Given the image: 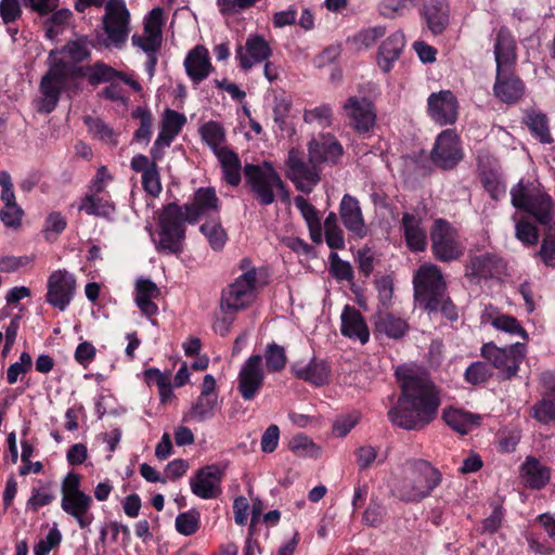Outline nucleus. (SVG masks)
<instances>
[{"mask_svg": "<svg viewBox=\"0 0 555 555\" xmlns=\"http://www.w3.org/2000/svg\"><path fill=\"white\" fill-rule=\"evenodd\" d=\"M186 122V117L173 109L167 108L163 115L159 133L151 149V157L160 160L165 150L170 146Z\"/></svg>", "mask_w": 555, "mask_h": 555, "instance_id": "dca6fc26", "label": "nucleus"}, {"mask_svg": "<svg viewBox=\"0 0 555 555\" xmlns=\"http://www.w3.org/2000/svg\"><path fill=\"white\" fill-rule=\"evenodd\" d=\"M512 205L532 215L541 224L553 218V201L538 180H519L511 189Z\"/></svg>", "mask_w": 555, "mask_h": 555, "instance_id": "20e7f679", "label": "nucleus"}, {"mask_svg": "<svg viewBox=\"0 0 555 555\" xmlns=\"http://www.w3.org/2000/svg\"><path fill=\"white\" fill-rule=\"evenodd\" d=\"M222 470L217 465H207L196 470L190 479L192 493L203 500L217 498L221 493Z\"/></svg>", "mask_w": 555, "mask_h": 555, "instance_id": "6ab92c4d", "label": "nucleus"}, {"mask_svg": "<svg viewBox=\"0 0 555 555\" xmlns=\"http://www.w3.org/2000/svg\"><path fill=\"white\" fill-rule=\"evenodd\" d=\"M180 205L168 204L159 218V241L156 246L158 251L178 254L182 251L185 237L184 222H188L181 212Z\"/></svg>", "mask_w": 555, "mask_h": 555, "instance_id": "423d86ee", "label": "nucleus"}, {"mask_svg": "<svg viewBox=\"0 0 555 555\" xmlns=\"http://www.w3.org/2000/svg\"><path fill=\"white\" fill-rule=\"evenodd\" d=\"M33 366V359L28 352H22L20 361L12 363L7 371V380L10 385L17 382L20 376L25 375Z\"/></svg>", "mask_w": 555, "mask_h": 555, "instance_id": "052dcab7", "label": "nucleus"}, {"mask_svg": "<svg viewBox=\"0 0 555 555\" xmlns=\"http://www.w3.org/2000/svg\"><path fill=\"white\" fill-rule=\"evenodd\" d=\"M491 325L498 330L511 335H519L524 340H528V334L518 320L512 315L500 314L492 319Z\"/></svg>", "mask_w": 555, "mask_h": 555, "instance_id": "de8ad7c7", "label": "nucleus"}, {"mask_svg": "<svg viewBox=\"0 0 555 555\" xmlns=\"http://www.w3.org/2000/svg\"><path fill=\"white\" fill-rule=\"evenodd\" d=\"M72 13L69 10L63 9L54 12L46 22V36L53 39L57 36L63 25L69 20Z\"/></svg>", "mask_w": 555, "mask_h": 555, "instance_id": "e2e57ef3", "label": "nucleus"}, {"mask_svg": "<svg viewBox=\"0 0 555 555\" xmlns=\"http://www.w3.org/2000/svg\"><path fill=\"white\" fill-rule=\"evenodd\" d=\"M264 367L261 354L250 356L242 365L237 376V390L245 401L260 392L264 384Z\"/></svg>", "mask_w": 555, "mask_h": 555, "instance_id": "f8f14e48", "label": "nucleus"}, {"mask_svg": "<svg viewBox=\"0 0 555 555\" xmlns=\"http://www.w3.org/2000/svg\"><path fill=\"white\" fill-rule=\"evenodd\" d=\"M340 333L343 336L365 345L370 340V330L365 318L356 307L346 305L340 314Z\"/></svg>", "mask_w": 555, "mask_h": 555, "instance_id": "5701e85b", "label": "nucleus"}, {"mask_svg": "<svg viewBox=\"0 0 555 555\" xmlns=\"http://www.w3.org/2000/svg\"><path fill=\"white\" fill-rule=\"evenodd\" d=\"M401 388L398 403L389 412L391 423L398 427L416 430L437 416L440 405L438 390L425 372L409 366L396 370Z\"/></svg>", "mask_w": 555, "mask_h": 555, "instance_id": "f257e3e1", "label": "nucleus"}, {"mask_svg": "<svg viewBox=\"0 0 555 555\" xmlns=\"http://www.w3.org/2000/svg\"><path fill=\"white\" fill-rule=\"evenodd\" d=\"M218 403V397L198 396L190 411L184 415V421L205 422L214 416Z\"/></svg>", "mask_w": 555, "mask_h": 555, "instance_id": "58836bf2", "label": "nucleus"}, {"mask_svg": "<svg viewBox=\"0 0 555 555\" xmlns=\"http://www.w3.org/2000/svg\"><path fill=\"white\" fill-rule=\"evenodd\" d=\"M221 165L223 179L232 186L241 182L242 165L238 155L230 149H225L215 154Z\"/></svg>", "mask_w": 555, "mask_h": 555, "instance_id": "c9c22d12", "label": "nucleus"}, {"mask_svg": "<svg viewBox=\"0 0 555 555\" xmlns=\"http://www.w3.org/2000/svg\"><path fill=\"white\" fill-rule=\"evenodd\" d=\"M181 212L189 223H195L199 217L219 210V198L212 188H199L194 194L192 204L180 206Z\"/></svg>", "mask_w": 555, "mask_h": 555, "instance_id": "4be33fe9", "label": "nucleus"}, {"mask_svg": "<svg viewBox=\"0 0 555 555\" xmlns=\"http://www.w3.org/2000/svg\"><path fill=\"white\" fill-rule=\"evenodd\" d=\"M85 124L88 127L89 132L92 133L99 140L116 144L114 130L102 119L98 117L87 116L85 118Z\"/></svg>", "mask_w": 555, "mask_h": 555, "instance_id": "8fccbe9b", "label": "nucleus"}, {"mask_svg": "<svg viewBox=\"0 0 555 555\" xmlns=\"http://www.w3.org/2000/svg\"><path fill=\"white\" fill-rule=\"evenodd\" d=\"M424 310L427 311L430 317L440 312L448 321L451 322H454L459 319V310L452 302L448 293H446L441 298L439 297L436 299L433 309L424 308Z\"/></svg>", "mask_w": 555, "mask_h": 555, "instance_id": "864d4df0", "label": "nucleus"}, {"mask_svg": "<svg viewBox=\"0 0 555 555\" xmlns=\"http://www.w3.org/2000/svg\"><path fill=\"white\" fill-rule=\"evenodd\" d=\"M118 75V70L103 62H96L89 68L87 74L88 80L91 85L95 86L101 82H108L114 80Z\"/></svg>", "mask_w": 555, "mask_h": 555, "instance_id": "5fc2aeb1", "label": "nucleus"}, {"mask_svg": "<svg viewBox=\"0 0 555 555\" xmlns=\"http://www.w3.org/2000/svg\"><path fill=\"white\" fill-rule=\"evenodd\" d=\"M132 43L133 46H137L140 49H142L147 54H153L160 47L162 36L153 33H145L144 36L133 35Z\"/></svg>", "mask_w": 555, "mask_h": 555, "instance_id": "338daca9", "label": "nucleus"}, {"mask_svg": "<svg viewBox=\"0 0 555 555\" xmlns=\"http://www.w3.org/2000/svg\"><path fill=\"white\" fill-rule=\"evenodd\" d=\"M199 133L204 142L212 150L214 154L225 150L223 146L225 132L223 127L217 121H208L199 128Z\"/></svg>", "mask_w": 555, "mask_h": 555, "instance_id": "ea45409f", "label": "nucleus"}, {"mask_svg": "<svg viewBox=\"0 0 555 555\" xmlns=\"http://www.w3.org/2000/svg\"><path fill=\"white\" fill-rule=\"evenodd\" d=\"M91 506L92 498L85 492L63 495L61 500L62 509L77 521L80 529L89 528L94 520Z\"/></svg>", "mask_w": 555, "mask_h": 555, "instance_id": "bb28decb", "label": "nucleus"}, {"mask_svg": "<svg viewBox=\"0 0 555 555\" xmlns=\"http://www.w3.org/2000/svg\"><path fill=\"white\" fill-rule=\"evenodd\" d=\"M408 322L387 311H378L374 317V334L391 339H400L409 332Z\"/></svg>", "mask_w": 555, "mask_h": 555, "instance_id": "7c9ffc66", "label": "nucleus"}, {"mask_svg": "<svg viewBox=\"0 0 555 555\" xmlns=\"http://www.w3.org/2000/svg\"><path fill=\"white\" fill-rule=\"evenodd\" d=\"M201 232L207 237L210 246L219 250L227 241V234L220 223L207 222L201 225Z\"/></svg>", "mask_w": 555, "mask_h": 555, "instance_id": "13d9d810", "label": "nucleus"}, {"mask_svg": "<svg viewBox=\"0 0 555 555\" xmlns=\"http://www.w3.org/2000/svg\"><path fill=\"white\" fill-rule=\"evenodd\" d=\"M100 193H88L79 205V210L89 216L112 219L115 214V205L108 198L99 196Z\"/></svg>", "mask_w": 555, "mask_h": 555, "instance_id": "f704fd0d", "label": "nucleus"}, {"mask_svg": "<svg viewBox=\"0 0 555 555\" xmlns=\"http://www.w3.org/2000/svg\"><path fill=\"white\" fill-rule=\"evenodd\" d=\"M431 251L436 259L450 262L463 255L456 230L446 220L437 219L430 229Z\"/></svg>", "mask_w": 555, "mask_h": 555, "instance_id": "9b49d317", "label": "nucleus"}, {"mask_svg": "<svg viewBox=\"0 0 555 555\" xmlns=\"http://www.w3.org/2000/svg\"><path fill=\"white\" fill-rule=\"evenodd\" d=\"M343 107L351 127L358 133H367L375 126L376 113L374 105L366 98L350 96Z\"/></svg>", "mask_w": 555, "mask_h": 555, "instance_id": "f3484780", "label": "nucleus"}, {"mask_svg": "<svg viewBox=\"0 0 555 555\" xmlns=\"http://www.w3.org/2000/svg\"><path fill=\"white\" fill-rule=\"evenodd\" d=\"M47 288V302L64 311L74 298L76 279L66 270H56L49 276Z\"/></svg>", "mask_w": 555, "mask_h": 555, "instance_id": "4468645a", "label": "nucleus"}, {"mask_svg": "<svg viewBox=\"0 0 555 555\" xmlns=\"http://www.w3.org/2000/svg\"><path fill=\"white\" fill-rule=\"evenodd\" d=\"M545 266L555 267V223H548L547 231L538 253Z\"/></svg>", "mask_w": 555, "mask_h": 555, "instance_id": "3c124183", "label": "nucleus"}, {"mask_svg": "<svg viewBox=\"0 0 555 555\" xmlns=\"http://www.w3.org/2000/svg\"><path fill=\"white\" fill-rule=\"evenodd\" d=\"M160 296V289L150 279H138L135 282V304L141 312L147 317L156 314L158 311L154 299Z\"/></svg>", "mask_w": 555, "mask_h": 555, "instance_id": "2f4dec72", "label": "nucleus"}, {"mask_svg": "<svg viewBox=\"0 0 555 555\" xmlns=\"http://www.w3.org/2000/svg\"><path fill=\"white\" fill-rule=\"evenodd\" d=\"M176 529L183 535H191L199 528V515L197 512L181 513L176 518Z\"/></svg>", "mask_w": 555, "mask_h": 555, "instance_id": "bf43d9fd", "label": "nucleus"}, {"mask_svg": "<svg viewBox=\"0 0 555 555\" xmlns=\"http://www.w3.org/2000/svg\"><path fill=\"white\" fill-rule=\"evenodd\" d=\"M67 227V220L59 211L48 215L43 225V233L47 240H55Z\"/></svg>", "mask_w": 555, "mask_h": 555, "instance_id": "6e6d98bb", "label": "nucleus"}, {"mask_svg": "<svg viewBox=\"0 0 555 555\" xmlns=\"http://www.w3.org/2000/svg\"><path fill=\"white\" fill-rule=\"evenodd\" d=\"M291 372L298 379L308 382L314 386H323L330 382L331 366L315 357L308 362L296 361L291 365Z\"/></svg>", "mask_w": 555, "mask_h": 555, "instance_id": "393cba45", "label": "nucleus"}, {"mask_svg": "<svg viewBox=\"0 0 555 555\" xmlns=\"http://www.w3.org/2000/svg\"><path fill=\"white\" fill-rule=\"evenodd\" d=\"M132 117L140 120L139 128L133 134V140L147 145L152 137L153 114L150 109L139 106L132 112Z\"/></svg>", "mask_w": 555, "mask_h": 555, "instance_id": "79ce46f5", "label": "nucleus"}, {"mask_svg": "<svg viewBox=\"0 0 555 555\" xmlns=\"http://www.w3.org/2000/svg\"><path fill=\"white\" fill-rule=\"evenodd\" d=\"M23 215L24 211L17 203L4 205L0 210V220L5 227L17 229L21 225Z\"/></svg>", "mask_w": 555, "mask_h": 555, "instance_id": "69168bd1", "label": "nucleus"}, {"mask_svg": "<svg viewBox=\"0 0 555 555\" xmlns=\"http://www.w3.org/2000/svg\"><path fill=\"white\" fill-rule=\"evenodd\" d=\"M104 46L121 49L130 34V13L124 0H108L105 4V14L102 18Z\"/></svg>", "mask_w": 555, "mask_h": 555, "instance_id": "0eeeda50", "label": "nucleus"}, {"mask_svg": "<svg viewBox=\"0 0 555 555\" xmlns=\"http://www.w3.org/2000/svg\"><path fill=\"white\" fill-rule=\"evenodd\" d=\"M552 468L533 455L526 457L519 467V476L526 488L541 490L551 481Z\"/></svg>", "mask_w": 555, "mask_h": 555, "instance_id": "cd10ccee", "label": "nucleus"}, {"mask_svg": "<svg viewBox=\"0 0 555 555\" xmlns=\"http://www.w3.org/2000/svg\"><path fill=\"white\" fill-rule=\"evenodd\" d=\"M308 153L311 162H317L319 167L322 164L336 165L344 154L341 144L332 134H322L308 143Z\"/></svg>", "mask_w": 555, "mask_h": 555, "instance_id": "412c9836", "label": "nucleus"}, {"mask_svg": "<svg viewBox=\"0 0 555 555\" xmlns=\"http://www.w3.org/2000/svg\"><path fill=\"white\" fill-rule=\"evenodd\" d=\"M246 184L261 206H269L276 199L289 203L291 194L280 173L269 162L246 164L243 168Z\"/></svg>", "mask_w": 555, "mask_h": 555, "instance_id": "7ed1b4c3", "label": "nucleus"}, {"mask_svg": "<svg viewBox=\"0 0 555 555\" xmlns=\"http://www.w3.org/2000/svg\"><path fill=\"white\" fill-rule=\"evenodd\" d=\"M481 183L485 190L495 201H499L506 194L505 183L501 180L500 176L493 170L483 171L481 173Z\"/></svg>", "mask_w": 555, "mask_h": 555, "instance_id": "09e8293b", "label": "nucleus"}, {"mask_svg": "<svg viewBox=\"0 0 555 555\" xmlns=\"http://www.w3.org/2000/svg\"><path fill=\"white\" fill-rule=\"evenodd\" d=\"M333 118V111L330 105H320L311 109H306L304 113V120L307 124H315L321 128L331 126Z\"/></svg>", "mask_w": 555, "mask_h": 555, "instance_id": "603ef678", "label": "nucleus"}, {"mask_svg": "<svg viewBox=\"0 0 555 555\" xmlns=\"http://www.w3.org/2000/svg\"><path fill=\"white\" fill-rule=\"evenodd\" d=\"M442 475L428 461L410 459L401 468V475L396 480L392 493L403 502H420L429 496L441 483Z\"/></svg>", "mask_w": 555, "mask_h": 555, "instance_id": "f03ea898", "label": "nucleus"}, {"mask_svg": "<svg viewBox=\"0 0 555 555\" xmlns=\"http://www.w3.org/2000/svg\"><path fill=\"white\" fill-rule=\"evenodd\" d=\"M339 216L345 228L356 237L363 238L367 229L364 222L359 201L350 195L345 194L339 204Z\"/></svg>", "mask_w": 555, "mask_h": 555, "instance_id": "a878e982", "label": "nucleus"}, {"mask_svg": "<svg viewBox=\"0 0 555 555\" xmlns=\"http://www.w3.org/2000/svg\"><path fill=\"white\" fill-rule=\"evenodd\" d=\"M286 175L294 183L297 190L304 193H310L314 185L321 180V169L317 162H311V157L306 160L305 153L297 149L288 152L286 162Z\"/></svg>", "mask_w": 555, "mask_h": 555, "instance_id": "9d476101", "label": "nucleus"}, {"mask_svg": "<svg viewBox=\"0 0 555 555\" xmlns=\"http://www.w3.org/2000/svg\"><path fill=\"white\" fill-rule=\"evenodd\" d=\"M446 423L462 435L468 434L478 424L479 416L461 410L444 411Z\"/></svg>", "mask_w": 555, "mask_h": 555, "instance_id": "e433bc0d", "label": "nucleus"}, {"mask_svg": "<svg viewBox=\"0 0 555 555\" xmlns=\"http://www.w3.org/2000/svg\"><path fill=\"white\" fill-rule=\"evenodd\" d=\"M430 118L440 126L453 125L459 115V103L450 90L431 93L427 99Z\"/></svg>", "mask_w": 555, "mask_h": 555, "instance_id": "a211bd4d", "label": "nucleus"}, {"mask_svg": "<svg viewBox=\"0 0 555 555\" xmlns=\"http://www.w3.org/2000/svg\"><path fill=\"white\" fill-rule=\"evenodd\" d=\"M271 55V48L267 40L259 35H250L245 46H240L236 50V59L240 66L247 70L254 65L268 60Z\"/></svg>", "mask_w": 555, "mask_h": 555, "instance_id": "b1692460", "label": "nucleus"}, {"mask_svg": "<svg viewBox=\"0 0 555 555\" xmlns=\"http://www.w3.org/2000/svg\"><path fill=\"white\" fill-rule=\"evenodd\" d=\"M414 298L420 308H434L436 299L447 293L442 273L435 264L422 266L414 275Z\"/></svg>", "mask_w": 555, "mask_h": 555, "instance_id": "6e6552de", "label": "nucleus"}, {"mask_svg": "<svg viewBox=\"0 0 555 555\" xmlns=\"http://www.w3.org/2000/svg\"><path fill=\"white\" fill-rule=\"evenodd\" d=\"M524 122L531 133L539 138L542 143L551 142L547 117L545 114L534 109L527 111Z\"/></svg>", "mask_w": 555, "mask_h": 555, "instance_id": "a19ab883", "label": "nucleus"}, {"mask_svg": "<svg viewBox=\"0 0 555 555\" xmlns=\"http://www.w3.org/2000/svg\"><path fill=\"white\" fill-rule=\"evenodd\" d=\"M496 69L513 68L517 61L515 38L506 27H501L494 38Z\"/></svg>", "mask_w": 555, "mask_h": 555, "instance_id": "c85d7f7f", "label": "nucleus"}, {"mask_svg": "<svg viewBox=\"0 0 555 555\" xmlns=\"http://www.w3.org/2000/svg\"><path fill=\"white\" fill-rule=\"evenodd\" d=\"M404 46L405 38L403 33L400 30L392 33L382 42L378 48L376 61L378 67L384 73H388L392 69Z\"/></svg>", "mask_w": 555, "mask_h": 555, "instance_id": "c756f323", "label": "nucleus"}, {"mask_svg": "<svg viewBox=\"0 0 555 555\" xmlns=\"http://www.w3.org/2000/svg\"><path fill=\"white\" fill-rule=\"evenodd\" d=\"M386 34V28L384 26H375V27H369L366 29H362L359 31L354 38L353 41L356 44H358L360 48H371L375 42L382 38Z\"/></svg>", "mask_w": 555, "mask_h": 555, "instance_id": "0e129e2a", "label": "nucleus"}, {"mask_svg": "<svg viewBox=\"0 0 555 555\" xmlns=\"http://www.w3.org/2000/svg\"><path fill=\"white\" fill-rule=\"evenodd\" d=\"M240 268L245 271L221 292L220 310L240 312L257 298V270L249 268V260L246 258L241 261Z\"/></svg>", "mask_w": 555, "mask_h": 555, "instance_id": "39448f33", "label": "nucleus"}, {"mask_svg": "<svg viewBox=\"0 0 555 555\" xmlns=\"http://www.w3.org/2000/svg\"><path fill=\"white\" fill-rule=\"evenodd\" d=\"M500 263L501 260L493 255H480L472 261L473 274L481 279H487L496 272Z\"/></svg>", "mask_w": 555, "mask_h": 555, "instance_id": "a18cd8bd", "label": "nucleus"}, {"mask_svg": "<svg viewBox=\"0 0 555 555\" xmlns=\"http://www.w3.org/2000/svg\"><path fill=\"white\" fill-rule=\"evenodd\" d=\"M515 235L525 245H535L539 240L537 228L526 219L516 222Z\"/></svg>", "mask_w": 555, "mask_h": 555, "instance_id": "680f3d73", "label": "nucleus"}, {"mask_svg": "<svg viewBox=\"0 0 555 555\" xmlns=\"http://www.w3.org/2000/svg\"><path fill=\"white\" fill-rule=\"evenodd\" d=\"M184 66L188 76L194 82H201L208 77L211 69L208 51L204 47L197 46L186 55Z\"/></svg>", "mask_w": 555, "mask_h": 555, "instance_id": "473e14b6", "label": "nucleus"}, {"mask_svg": "<svg viewBox=\"0 0 555 555\" xmlns=\"http://www.w3.org/2000/svg\"><path fill=\"white\" fill-rule=\"evenodd\" d=\"M533 418L542 424L555 423V397L542 396L530 409Z\"/></svg>", "mask_w": 555, "mask_h": 555, "instance_id": "c03bdc74", "label": "nucleus"}, {"mask_svg": "<svg viewBox=\"0 0 555 555\" xmlns=\"http://www.w3.org/2000/svg\"><path fill=\"white\" fill-rule=\"evenodd\" d=\"M56 495L53 490V482L38 481V486L31 489V495L29 496L26 508L33 512H37L39 508L50 505Z\"/></svg>", "mask_w": 555, "mask_h": 555, "instance_id": "4c0bfd02", "label": "nucleus"}, {"mask_svg": "<svg viewBox=\"0 0 555 555\" xmlns=\"http://www.w3.org/2000/svg\"><path fill=\"white\" fill-rule=\"evenodd\" d=\"M263 358L266 360V370L270 373L281 372L287 363L285 348L275 343H270L266 346Z\"/></svg>", "mask_w": 555, "mask_h": 555, "instance_id": "37998d69", "label": "nucleus"}, {"mask_svg": "<svg viewBox=\"0 0 555 555\" xmlns=\"http://www.w3.org/2000/svg\"><path fill=\"white\" fill-rule=\"evenodd\" d=\"M142 186L153 197H157L162 193L163 188L157 166H153L152 170L144 172L142 176Z\"/></svg>", "mask_w": 555, "mask_h": 555, "instance_id": "774afa93", "label": "nucleus"}, {"mask_svg": "<svg viewBox=\"0 0 555 555\" xmlns=\"http://www.w3.org/2000/svg\"><path fill=\"white\" fill-rule=\"evenodd\" d=\"M68 67L59 61L54 63L48 73L42 77L40 82V91L42 93V101L40 111L51 113L60 99L61 90L67 82Z\"/></svg>", "mask_w": 555, "mask_h": 555, "instance_id": "ddd939ff", "label": "nucleus"}, {"mask_svg": "<svg viewBox=\"0 0 555 555\" xmlns=\"http://www.w3.org/2000/svg\"><path fill=\"white\" fill-rule=\"evenodd\" d=\"M492 375V371L486 362L477 361L472 363L465 371V380L470 385L486 383Z\"/></svg>", "mask_w": 555, "mask_h": 555, "instance_id": "4d7b16f0", "label": "nucleus"}, {"mask_svg": "<svg viewBox=\"0 0 555 555\" xmlns=\"http://www.w3.org/2000/svg\"><path fill=\"white\" fill-rule=\"evenodd\" d=\"M402 228L408 247L412 251H423L427 246V236L421 227V220L409 212L402 216Z\"/></svg>", "mask_w": 555, "mask_h": 555, "instance_id": "72a5a7b5", "label": "nucleus"}, {"mask_svg": "<svg viewBox=\"0 0 555 555\" xmlns=\"http://www.w3.org/2000/svg\"><path fill=\"white\" fill-rule=\"evenodd\" d=\"M417 0H380L378 12L387 18H396L415 7Z\"/></svg>", "mask_w": 555, "mask_h": 555, "instance_id": "49530a36", "label": "nucleus"}, {"mask_svg": "<svg viewBox=\"0 0 555 555\" xmlns=\"http://www.w3.org/2000/svg\"><path fill=\"white\" fill-rule=\"evenodd\" d=\"M493 94L502 103L516 104L525 93V83L514 73L513 68L495 70Z\"/></svg>", "mask_w": 555, "mask_h": 555, "instance_id": "aec40b11", "label": "nucleus"}, {"mask_svg": "<svg viewBox=\"0 0 555 555\" xmlns=\"http://www.w3.org/2000/svg\"><path fill=\"white\" fill-rule=\"evenodd\" d=\"M481 356L492 363L503 379H512L519 371V366L526 358V345L516 343L506 348H500L493 343L483 344Z\"/></svg>", "mask_w": 555, "mask_h": 555, "instance_id": "1a4fd4ad", "label": "nucleus"}, {"mask_svg": "<svg viewBox=\"0 0 555 555\" xmlns=\"http://www.w3.org/2000/svg\"><path fill=\"white\" fill-rule=\"evenodd\" d=\"M462 158L463 152L456 133L451 129L442 131L431 152L433 162L442 169H452Z\"/></svg>", "mask_w": 555, "mask_h": 555, "instance_id": "2eb2a0df", "label": "nucleus"}]
</instances>
